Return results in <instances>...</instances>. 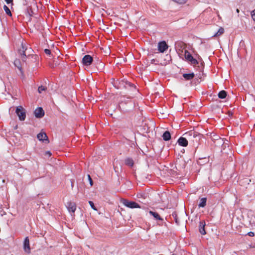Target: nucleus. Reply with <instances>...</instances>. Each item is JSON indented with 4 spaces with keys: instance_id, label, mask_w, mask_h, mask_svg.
Wrapping results in <instances>:
<instances>
[{
    "instance_id": "obj_10",
    "label": "nucleus",
    "mask_w": 255,
    "mask_h": 255,
    "mask_svg": "<svg viewBox=\"0 0 255 255\" xmlns=\"http://www.w3.org/2000/svg\"><path fill=\"white\" fill-rule=\"evenodd\" d=\"M23 249L24 252L27 253L29 254L30 252V248L29 246V241L28 237H26L24 239V243H23Z\"/></svg>"
},
{
    "instance_id": "obj_7",
    "label": "nucleus",
    "mask_w": 255,
    "mask_h": 255,
    "mask_svg": "<svg viewBox=\"0 0 255 255\" xmlns=\"http://www.w3.org/2000/svg\"><path fill=\"white\" fill-rule=\"evenodd\" d=\"M93 61V58L90 55H85L82 59V63L84 66H90Z\"/></svg>"
},
{
    "instance_id": "obj_6",
    "label": "nucleus",
    "mask_w": 255,
    "mask_h": 255,
    "mask_svg": "<svg viewBox=\"0 0 255 255\" xmlns=\"http://www.w3.org/2000/svg\"><path fill=\"white\" fill-rule=\"evenodd\" d=\"M122 203L125 206L129 208H140V205L134 201H129L127 199H124Z\"/></svg>"
},
{
    "instance_id": "obj_11",
    "label": "nucleus",
    "mask_w": 255,
    "mask_h": 255,
    "mask_svg": "<svg viewBox=\"0 0 255 255\" xmlns=\"http://www.w3.org/2000/svg\"><path fill=\"white\" fill-rule=\"evenodd\" d=\"M66 207L69 212L73 214L76 210V205L74 202H68L67 203Z\"/></svg>"
},
{
    "instance_id": "obj_14",
    "label": "nucleus",
    "mask_w": 255,
    "mask_h": 255,
    "mask_svg": "<svg viewBox=\"0 0 255 255\" xmlns=\"http://www.w3.org/2000/svg\"><path fill=\"white\" fill-rule=\"evenodd\" d=\"M206 225L205 222L204 221H200L199 225V231L201 234L205 235L206 234L205 226Z\"/></svg>"
},
{
    "instance_id": "obj_17",
    "label": "nucleus",
    "mask_w": 255,
    "mask_h": 255,
    "mask_svg": "<svg viewBox=\"0 0 255 255\" xmlns=\"http://www.w3.org/2000/svg\"><path fill=\"white\" fill-rule=\"evenodd\" d=\"M149 214L152 216L156 220L163 221V219L160 217L159 215L157 212L150 211L149 212Z\"/></svg>"
},
{
    "instance_id": "obj_38",
    "label": "nucleus",
    "mask_w": 255,
    "mask_h": 255,
    "mask_svg": "<svg viewBox=\"0 0 255 255\" xmlns=\"http://www.w3.org/2000/svg\"><path fill=\"white\" fill-rule=\"evenodd\" d=\"M72 187H73V183L71 184Z\"/></svg>"
},
{
    "instance_id": "obj_1",
    "label": "nucleus",
    "mask_w": 255,
    "mask_h": 255,
    "mask_svg": "<svg viewBox=\"0 0 255 255\" xmlns=\"http://www.w3.org/2000/svg\"><path fill=\"white\" fill-rule=\"evenodd\" d=\"M117 88L128 90L129 91L136 90L134 85L125 79H122L119 81Z\"/></svg>"
},
{
    "instance_id": "obj_36",
    "label": "nucleus",
    "mask_w": 255,
    "mask_h": 255,
    "mask_svg": "<svg viewBox=\"0 0 255 255\" xmlns=\"http://www.w3.org/2000/svg\"><path fill=\"white\" fill-rule=\"evenodd\" d=\"M178 2L179 3H185V1H183V2Z\"/></svg>"
},
{
    "instance_id": "obj_12",
    "label": "nucleus",
    "mask_w": 255,
    "mask_h": 255,
    "mask_svg": "<svg viewBox=\"0 0 255 255\" xmlns=\"http://www.w3.org/2000/svg\"><path fill=\"white\" fill-rule=\"evenodd\" d=\"M37 138L43 142L46 141V142H49V140L48 139V137L46 134L45 132H40L37 135Z\"/></svg>"
},
{
    "instance_id": "obj_2",
    "label": "nucleus",
    "mask_w": 255,
    "mask_h": 255,
    "mask_svg": "<svg viewBox=\"0 0 255 255\" xmlns=\"http://www.w3.org/2000/svg\"><path fill=\"white\" fill-rule=\"evenodd\" d=\"M184 135L187 137L190 141H192L193 144L197 143L201 138V134L195 131H190L186 132Z\"/></svg>"
},
{
    "instance_id": "obj_27",
    "label": "nucleus",
    "mask_w": 255,
    "mask_h": 255,
    "mask_svg": "<svg viewBox=\"0 0 255 255\" xmlns=\"http://www.w3.org/2000/svg\"><path fill=\"white\" fill-rule=\"evenodd\" d=\"M89 204H90L91 207L95 211H97V209L96 208V207L94 205V203L91 201H89Z\"/></svg>"
},
{
    "instance_id": "obj_28",
    "label": "nucleus",
    "mask_w": 255,
    "mask_h": 255,
    "mask_svg": "<svg viewBox=\"0 0 255 255\" xmlns=\"http://www.w3.org/2000/svg\"><path fill=\"white\" fill-rule=\"evenodd\" d=\"M251 16L254 21H255V8L251 12Z\"/></svg>"
},
{
    "instance_id": "obj_34",
    "label": "nucleus",
    "mask_w": 255,
    "mask_h": 255,
    "mask_svg": "<svg viewBox=\"0 0 255 255\" xmlns=\"http://www.w3.org/2000/svg\"><path fill=\"white\" fill-rule=\"evenodd\" d=\"M249 180V179H245V182H248Z\"/></svg>"
},
{
    "instance_id": "obj_33",
    "label": "nucleus",
    "mask_w": 255,
    "mask_h": 255,
    "mask_svg": "<svg viewBox=\"0 0 255 255\" xmlns=\"http://www.w3.org/2000/svg\"><path fill=\"white\" fill-rule=\"evenodd\" d=\"M46 154H48L49 156H50L51 154L50 151H47L46 152Z\"/></svg>"
},
{
    "instance_id": "obj_8",
    "label": "nucleus",
    "mask_w": 255,
    "mask_h": 255,
    "mask_svg": "<svg viewBox=\"0 0 255 255\" xmlns=\"http://www.w3.org/2000/svg\"><path fill=\"white\" fill-rule=\"evenodd\" d=\"M168 46L164 41L159 42L158 44V50L161 53H163L168 48Z\"/></svg>"
},
{
    "instance_id": "obj_19",
    "label": "nucleus",
    "mask_w": 255,
    "mask_h": 255,
    "mask_svg": "<svg viewBox=\"0 0 255 255\" xmlns=\"http://www.w3.org/2000/svg\"><path fill=\"white\" fill-rule=\"evenodd\" d=\"M207 198H202L200 199V203L198 204L199 207H204L206 205Z\"/></svg>"
},
{
    "instance_id": "obj_5",
    "label": "nucleus",
    "mask_w": 255,
    "mask_h": 255,
    "mask_svg": "<svg viewBox=\"0 0 255 255\" xmlns=\"http://www.w3.org/2000/svg\"><path fill=\"white\" fill-rule=\"evenodd\" d=\"M184 57L185 59L190 62L192 65H196L198 64V61L194 58L187 50H185L184 51Z\"/></svg>"
},
{
    "instance_id": "obj_23",
    "label": "nucleus",
    "mask_w": 255,
    "mask_h": 255,
    "mask_svg": "<svg viewBox=\"0 0 255 255\" xmlns=\"http://www.w3.org/2000/svg\"><path fill=\"white\" fill-rule=\"evenodd\" d=\"M224 32V29L223 27H220L218 31L214 35V36H218L222 34Z\"/></svg>"
},
{
    "instance_id": "obj_13",
    "label": "nucleus",
    "mask_w": 255,
    "mask_h": 255,
    "mask_svg": "<svg viewBox=\"0 0 255 255\" xmlns=\"http://www.w3.org/2000/svg\"><path fill=\"white\" fill-rule=\"evenodd\" d=\"M185 137H180L177 140L178 144L180 146L186 147L188 145V140Z\"/></svg>"
},
{
    "instance_id": "obj_18",
    "label": "nucleus",
    "mask_w": 255,
    "mask_h": 255,
    "mask_svg": "<svg viewBox=\"0 0 255 255\" xmlns=\"http://www.w3.org/2000/svg\"><path fill=\"white\" fill-rule=\"evenodd\" d=\"M162 136L164 140L168 141L171 138V134L169 131H165Z\"/></svg>"
},
{
    "instance_id": "obj_37",
    "label": "nucleus",
    "mask_w": 255,
    "mask_h": 255,
    "mask_svg": "<svg viewBox=\"0 0 255 255\" xmlns=\"http://www.w3.org/2000/svg\"><path fill=\"white\" fill-rule=\"evenodd\" d=\"M236 11H237V13H239V9H236Z\"/></svg>"
},
{
    "instance_id": "obj_4",
    "label": "nucleus",
    "mask_w": 255,
    "mask_h": 255,
    "mask_svg": "<svg viewBox=\"0 0 255 255\" xmlns=\"http://www.w3.org/2000/svg\"><path fill=\"white\" fill-rule=\"evenodd\" d=\"M15 113L20 121H24L26 118L25 110L22 106H18L16 108Z\"/></svg>"
},
{
    "instance_id": "obj_25",
    "label": "nucleus",
    "mask_w": 255,
    "mask_h": 255,
    "mask_svg": "<svg viewBox=\"0 0 255 255\" xmlns=\"http://www.w3.org/2000/svg\"><path fill=\"white\" fill-rule=\"evenodd\" d=\"M3 9H4V11H5V13H6L7 15H9V16H11V15H12V14H11V11H10V10L9 8H8L6 5H4L3 6Z\"/></svg>"
},
{
    "instance_id": "obj_15",
    "label": "nucleus",
    "mask_w": 255,
    "mask_h": 255,
    "mask_svg": "<svg viewBox=\"0 0 255 255\" xmlns=\"http://www.w3.org/2000/svg\"><path fill=\"white\" fill-rule=\"evenodd\" d=\"M183 77L185 80H191L195 77V74L194 73H185L183 74Z\"/></svg>"
},
{
    "instance_id": "obj_20",
    "label": "nucleus",
    "mask_w": 255,
    "mask_h": 255,
    "mask_svg": "<svg viewBox=\"0 0 255 255\" xmlns=\"http://www.w3.org/2000/svg\"><path fill=\"white\" fill-rule=\"evenodd\" d=\"M209 161V157L200 158L198 161L199 164H204L205 163L208 162Z\"/></svg>"
},
{
    "instance_id": "obj_22",
    "label": "nucleus",
    "mask_w": 255,
    "mask_h": 255,
    "mask_svg": "<svg viewBox=\"0 0 255 255\" xmlns=\"http://www.w3.org/2000/svg\"><path fill=\"white\" fill-rule=\"evenodd\" d=\"M226 96H227V92L224 90H222V91H220L218 94V97L220 99H224L226 97Z\"/></svg>"
},
{
    "instance_id": "obj_24",
    "label": "nucleus",
    "mask_w": 255,
    "mask_h": 255,
    "mask_svg": "<svg viewBox=\"0 0 255 255\" xmlns=\"http://www.w3.org/2000/svg\"><path fill=\"white\" fill-rule=\"evenodd\" d=\"M47 90V87L45 86H40L38 88V92L39 93H41L43 91H45Z\"/></svg>"
},
{
    "instance_id": "obj_31",
    "label": "nucleus",
    "mask_w": 255,
    "mask_h": 255,
    "mask_svg": "<svg viewBox=\"0 0 255 255\" xmlns=\"http://www.w3.org/2000/svg\"><path fill=\"white\" fill-rule=\"evenodd\" d=\"M248 235L250 237H254L255 236V233L253 232H250L248 233Z\"/></svg>"
},
{
    "instance_id": "obj_16",
    "label": "nucleus",
    "mask_w": 255,
    "mask_h": 255,
    "mask_svg": "<svg viewBox=\"0 0 255 255\" xmlns=\"http://www.w3.org/2000/svg\"><path fill=\"white\" fill-rule=\"evenodd\" d=\"M125 163L126 165L130 167H132L134 164V161L133 159L130 157H127L125 159Z\"/></svg>"
},
{
    "instance_id": "obj_21",
    "label": "nucleus",
    "mask_w": 255,
    "mask_h": 255,
    "mask_svg": "<svg viewBox=\"0 0 255 255\" xmlns=\"http://www.w3.org/2000/svg\"><path fill=\"white\" fill-rule=\"evenodd\" d=\"M136 197L138 198L146 199L147 197V194L145 192H139L136 194Z\"/></svg>"
},
{
    "instance_id": "obj_39",
    "label": "nucleus",
    "mask_w": 255,
    "mask_h": 255,
    "mask_svg": "<svg viewBox=\"0 0 255 255\" xmlns=\"http://www.w3.org/2000/svg\"><path fill=\"white\" fill-rule=\"evenodd\" d=\"M172 255H176L175 254H172Z\"/></svg>"
},
{
    "instance_id": "obj_9",
    "label": "nucleus",
    "mask_w": 255,
    "mask_h": 255,
    "mask_svg": "<svg viewBox=\"0 0 255 255\" xmlns=\"http://www.w3.org/2000/svg\"><path fill=\"white\" fill-rule=\"evenodd\" d=\"M34 114L36 118H41L44 115V112L41 107H39L35 110Z\"/></svg>"
},
{
    "instance_id": "obj_32",
    "label": "nucleus",
    "mask_w": 255,
    "mask_h": 255,
    "mask_svg": "<svg viewBox=\"0 0 255 255\" xmlns=\"http://www.w3.org/2000/svg\"><path fill=\"white\" fill-rule=\"evenodd\" d=\"M7 4L12 3L13 0H4Z\"/></svg>"
},
{
    "instance_id": "obj_30",
    "label": "nucleus",
    "mask_w": 255,
    "mask_h": 255,
    "mask_svg": "<svg viewBox=\"0 0 255 255\" xmlns=\"http://www.w3.org/2000/svg\"><path fill=\"white\" fill-rule=\"evenodd\" d=\"M88 180H89V181L90 185L92 186L93 184V181H92V178L91 177L90 175H88Z\"/></svg>"
},
{
    "instance_id": "obj_3",
    "label": "nucleus",
    "mask_w": 255,
    "mask_h": 255,
    "mask_svg": "<svg viewBox=\"0 0 255 255\" xmlns=\"http://www.w3.org/2000/svg\"><path fill=\"white\" fill-rule=\"evenodd\" d=\"M21 49H20L18 52L21 55L22 61H25L27 56L30 55L33 50L31 48H28L27 46L23 43L21 44Z\"/></svg>"
},
{
    "instance_id": "obj_26",
    "label": "nucleus",
    "mask_w": 255,
    "mask_h": 255,
    "mask_svg": "<svg viewBox=\"0 0 255 255\" xmlns=\"http://www.w3.org/2000/svg\"><path fill=\"white\" fill-rule=\"evenodd\" d=\"M182 46H184V44L182 42H179L176 43L175 48H176V51L178 50V47H180L181 48H182Z\"/></svg>"
},
{
    "instance_id": "obj_29",
    "label": "nucleus",
    "mask_w": 255,
    "mask_h": 255,
    "mask_svg": "<svg viewBox=\"0 0 255 255\" xmlns=\"http://www.w3.org/2000/svg\"><path fill=\"white\" fill-rule=\"evenodd\" d=\"M44 52L46 54L48 55H50L51 54V51L50 49H45Z\"/></svg>"
},
{
    "instance_id": "obj_35",
    "label": "nucleus",
    "mask_w": 255,
    "mask_h": 255,
    "mask_svg": "<svg viewBox=\"0 0 255 255\" xmlns=\"http://www.w3.org/2000/svg\"><path fill=\"white\" fill-rule=\"evenodd\" d=\"M154 61H155V60H154V59H152V60H151V63H153L154 62Z\"/></svg>"
}]
</instances>
